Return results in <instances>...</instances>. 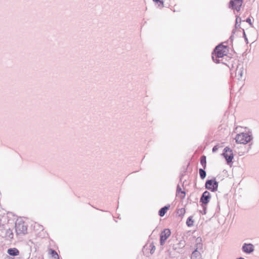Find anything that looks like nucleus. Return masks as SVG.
<instances>
[{
    "instance_id": "f257e3e1",
    "label": "nucleus",
    "mask_w": 259,
    "mask_h": 259,
    "mask_svg": "<svg viewBox=\"0 0 259 259\" xmlns=\"http://www.w3.org/2000/svg\"><path fill=\"white\" fill-rule=\"evenodd\" d=\"M227 48V46H224L222 44H219L215 47L212 53V59L213 62L216 63L220 62L219 59L223 58L227 54L225 51Z\"/></svg>"
},
{
    "instance_id": "f03ea898",
    "label": "nucleus",
    "mask_w": 259,
    "mask_h": 259,
    "mask_svg": "<svg viewBox=\"0 0 259 259\" xmlns=\"http://www.w3.org/2000/svg\"><path fill=\"white\" fill-rule=\"evenodd\" d=\"M253 139L252 135L251 132L247 133H241L237 134L235 140L237 143L246 144L249 143Z\"/></svg>"
},
{
    "instance_id": "7ed1b4c3",
    "label": "nucleus",
    "mask_w": 259,
    "mask_h": 259,
    "mask_svg": "<svg viewBox=\"0 0 259 259\" xmlns=\"http://www.w3.org/2000/svg\"><path fill=\"white\" fill-rule=\"evenodd\" d=\"M15 231L18 235H24L27 233V226L23 221L17 220L15 223Z\"/></svg>"
},
{
    "instance_id": "20e7f679",
    "label": "nucleus",
    "mask_w": 259,
    "mask_h": 259,
    "mask_svg": "<svg viewBox=\"0 0 259 259\" xmlns=\"http://www.w3.org/2000/svg\"><path fill=\"white\" fill-rule=\"evenodd\" d=\"M219 183L217 181L215 178L210 180H207L205 183V188L211 192H215L218 190Z\"/></svg>"
},
{
    "instance_id": "39448f33",
    "label": "nucleus",
    "mask_w": 259,
    "mask_h": 259,
    "mask_svg": "<svg viewBox=\"0 0 259 259\" xmlns=\"http://www.w3.org/2000/svg\"><path fill=\"white\" fill-rule=\"evenodd\" d=\"M222 155L225 159L226 162L228 165L233 163L234 155L233 150L231 148L228 147H226L224 149Z\"/></svg>"
},
{
    "instance_id": "423d86ee",
    "label": "nucleus",
    "mask_w": 259,
    "mask_h": 259,
    "mask_svg": "<svg viewBox=\"0 0 259 259\" xmlns=\"http://www.w3.org/2000/svg\"><path fill=\"white\" fill-rule=\"evenodd\" d=\"M211 198V195L210 193L207 191H205L202 194L200 199V202L201 203V206L204 209V214H206V205L207 203L210 201Z\"/></svg>"
},
{
    "instance_id": "0eeeda50",
    "label": "nucleus",
    "mask_w": 259,
    "mask_h": 259,
    "mask_svg": "<svg viewBox=\"0 0 259 259\" xmlns=\"http://www.w3.org/2000/svg\"><path fill=\"white\" fill-rule=\"evenodd\" d=\"M243 2V0H230L229 3V8L239 12L240 11Z\"/></svg>"
},
{
    "instance_id": "6e6552de",
    "label": "nucleus",
    "mask_w": 259,
    "mask_h": 259,
    "mask_svg": "<svg viewBox=\"0 0 259 259\" xmlns=\"http://www.w3.org/2000/svg\"><path fill=\"white\" fill-rule=\"evenodd\" d=\"M171 232L169 229H164L160 234V244L163 245L165 241L170 236Z\"/></svg>"
},
{
    "instance_id": "1a4fd4ad",
    "label": "nucleus",
    "mask_w": 259,
    "mask_h": 259,
    "mask_svg": "<svg viewBox=\"0 0 259 259\" xmlns=\"http://www.w3.org/2000/svg\"><path fill=\"white\" fill-rule=\"evenodd\" d=\"M242 251L246 254H251L254 251V245L250 243H244L241 248Z\"/></svg>"
},
{
    "instance_id": "9d476101",
    "label": "nucleus",
    "mask_w": 259,
    "mask_h": 259,
    "mask_svg": "<svg viewBox=\"0 0 259 259\" xmlns=\"http://www.w3.org/2000/svg\"><path fill=\"white\" fill-rule=\"evenodd\" d=\"M186 245L185 241L184 240H181L178 244H175L173 246V249L176 250L180 253L183 252V248Z\"/></svg>"
},
{
    "instance_id": "9b49d317",
    "label": "nucleus",
    "mask_w": 259,
    "mask_h": 259,
    "mask_svg": "<svg viewBox=\"0 0 259 259\" xmlns=\"http://www.w3.org/2000/svg\"><path fill=\"white\" fill-rule=\"evenodd\" d=\"M243 67L242 65L239 64L236 68L235 71V77L237 78V79H240L243 74Z\"/></svg>"
},
{
    "instance_id": "f8f14e48",
    "label": "nucleus",
    "mask_w": 259,
    "mask_h": 259,
    "mask_svg": "<svg viewBox=\"0 0 259 259\" xmlns=\"http://www.w3.org/2000/svg\"><path fill=\"white\" fill-rule=\"evenodd\" d=\"M170 207V204H167L161 208L158 211V215L161 217H163L167 211L169 209Z\"/></svg>"
},
{
    "instance_id": "ddd939ff",
    "label": "nucleus",
    "mask_w": 259,
    "mask_h": 259,
    "mask_svg": "<svg viewBox=\"0 0 259 259\" xmlns=\"http://www.w3.org/2000/svg\"><path fill=\"white\" fill-rule=\"evenodd\" d=\"M7 253L11 256H17L19 254V251L16 248H10L7 250Z\"/></svg>"
},
{
    "instance_id": "4468645a",
    "label": "nucleus",
    "mask_w": 259,
    "mask_h": 259,
    "mask_svg": "<svg viewBox=\"0 0 259 259\" xmlns=\"http://www.w3.org/2000/svg\"><path fill=\"white\" fill-rule=\"evenodd\" d=\"M191 259H202L200 252L199 250H194L192 253Z\"/></svg>"
},
{
    "instance_id": "2eb2a0df",
    "label": "nucleus",
    "mask_w": 259,
    "mask_h": 259,
    "mask_svg": "<svg viewBox=\"0 0 259 259\" xmlns=\"http://www.w3.org/2000/svg\"><path fill=\"white\" fill-rule=\"evenodd\" d=\"M5 237H6L7 239H11L13 238V233L11 229H8L5 231Z\"/></svg>"
},
{
    "instance_id": "dca6fc26",
    "label": "nucleus",
    "mask_w": 259,
    "mask_h": 259,
    "mask_svg": "<svg viewBox=\"0 0 259 259\" xmlns=\"http://www.w3.org/2000/svg\"><path fill=\"white\" fill-rule=\"evenodd\" d=\"M200 164L202 166L204 169H205L206 167V157L205 155H202L201 156L200 159Z\"/></svg>"
},
{
    "instance_id": "f3484780",
    "label": "nucleus",
    "mask_w": 259,
    "mask_h": 259,
    "mask_svg": "<svg viewBox=\"0 0 259 259\" xmlns=\"http://www.w3.org/2000/svg\"><path fill=\"white\" fill-rule=\"evenodd\" d=\"M196 241H197V243L196 244V248L195 250H199L200 251L202 249V244L199 242V241H201V239L198 237L197 238Z\"/></svg>"
},
{
    "instance_id": "a211bd4d",
    "label": "nucleus",
    "mask_w": 259,
    "mask_h": 259,
    "mask_svg": "<svg viewBox=\"0 0 259 259\" xmlns=\"http://www.w3.org/2000/svg\"><path fill=\"white\" fill-rule=\"evenodd\" d=\"M199 174L200 175V177L202 180H204L206 176V172L205 170V169L199 168Z\"/></svg>"
},
{
    "instance_id": "6ab92c4d",
    "label": "nucleus",
    "mask_w": 259,
    "mask_h": 259,
    "mask_svg": "<svg viewBox=\"0 0 259 259\" xmlns=\"http://www.w3.org/2000/svg\"><path fill=\"white\" fill-rule=\"evenodd\" d=\"M186 225L188 227H191L194 225V220H193V217L190 216L187 220Z\"/></svg>"
},
{
    "instance_id": "aec40b11",
    "label": "nucleus",
    "mask_w": 259,
    "mask_h": 259,
    "mask_svg": "<svg viewBox=\"0 0 259 259\" xmlns=\"http://www.w3.org/2000/svg\"><path fill=\"white\" fill-rule=\"evenodd\" d=\"M50 252L52 257L54 259H59V255L55 250L53 249H50Z\"/></svg>"
},
{
    "instance_id": "412c9836",
    "label": "nucleus",
    "mask_w": 259,
    "mask_h": 259,
    "mask_svg": "<svg viewBox=\"0 0 259 259\" xmlns=\"http://www.w3.org/2000/svg\"><path fill=\"white\" fill-rule=\"evenodd\" d=\"M177 193H181L182 194H184V196L182 197V198H184L185 197L186 193H185V191L182 190V189L180 187L179 185H177Z\"/></svg>"
},
{
    "instance_id": "4be33fe9",
    "label": "nucleus",
    "mask_w": 259,
    "mask_h": 259,
    "mask_svg": "<svg viewBox=\"0 0 259 259\" xmlns=\"http://www.w3.org/2000/svg\"><path fill=\"white\" fill-rule=\"evenodd\" d=\"M241 21V19L239 16L237 17L236 18V23H235V27L240 26V23Z\"/></svg>"
},
{
    "instance_id": "5701e85b",
    "label": "nucleus",
    "mask_w": 259,
    "mask_h": 259,
    "mask_svg": "<svg viewBox=\"0 0 259 259\" xmlns=\"http://www.w3.org/2000/svg\"><path fill=\"white\" fill-rule=\"evenodd\" d=\"M185 212H186L185 209L184 208H182L178 210V213L179 214L180 216L183 217L185 214Z\"/></svg>"
},
{
    "instance_id": "b1692460",
    "label": "nucleus",
    "mask_w": 259,
    "mask_h": 259,
    "mask_svg": "<svg viewBox=\"0 0 259 259\" xmlns=\"http://www.w3.org/2000/svg\"><path fill=\"white\" fill-rule=\"evenodd\" d=\"M149 246L151 248V249H150V253L151 254H153L155 252V249H156L155 246L154 245V243L153 242L151 243L150 244Z\"/></svg>"
},
{
    "instance_id": "393cba45",
    "label": "nucleus",
    "mask_w": 259,
    "mask_h": 259,
    "mask_svg": "<svg viewBox=\"0 0 259 259\" xmlns=\"http://www.w3.org/2000/svg\"><path fill=\"white\" fill-rule=\"evenodd\" d=\"M243 36L244 38L246 44H248V38L246 36V33H245L244 29H243Z\"/></svg>"
},
{
    "instance_id": "a878e982",
    "label": "nucleus",
    "mask_w": 259,
    "mask_h": 259,
    "mask_svg": "<svg viewBox=\"0 0 259 259\" xmlns=\"http://www.w3.org/2000/svg\"><path fill=\"white\" fill-rule=\"evenodd\" d=\"M153 2H154L155 3H159L160 5L162 6V7H163V0H153Z\"/></svg>"
},
{
    "instance_id": "bb28decb",
    "label": "nucleus",
    "mask_w": 259,
    "mask_h": 259,
    "mask_svg": "<svg viewBox=\"0 0 259 259\" xmlns=\"http://www.w3.org/2000/svg\"><path fill=\"white\" fill-rule=\"evenodd\" d=\"M246 22H247L249 25L251 27H253V24L251 22V20L250 18H247L246 19Z\"/></svg>"
},
{
    "instance_id": "cd10ccee",
    "label": "nucleus",
    "mask_w": 259,
    "mask_h": 259,
    "mask_svg": "<svg viewBox=\"0 0 259 259\" xmlns=\"http://www.w3.org/2000/svg\"><path fill=\"white\" fill-rule=\"evenodd\" d=\"M218 149H219V145H215L212 148V152H213V153L216 152L218 150Z\"/></svg>"
},
{
    "instance_id": "c85d7f7f",
    "label": "nucleus",
    "mask_w": 259,
    "mask_h": 259,
    "mask_svg": "<svg viewBox=\"0 0 259 259\" xmlns=\"http://www.w3.org/2000/svg\"><path fill=\"white\" fill-rule=\"evenodd\" d=\"M184 176V174H182V175H181V177H180V181H182V178H183V176Z\"/></svg>"
},
{
    "instance_id": "c756f323",
    "label": "nucleus",
    "mask_w": 259,
    "mask_h": 259,
    "mask_svg": "<svg viewBox=\"0 0 259 259\" xmlns=\"http://www.w3.org/2000/svg\"><path fill=\"white\" fill-rule=\"evenodd\" d=\"M233 37V34H232L231 36L230 37V38H229L231 40V41H232Z\"/></svg>"
},
{
    "instance_id": "7c9ffc66",
    "label": "nucleus",
    "mask_w": 259,
    "mask_h": 259,
    "mask_svg": "<svg viewBox=\"0 0 259 259\" xmlns=\"http://www.w3.org/2000/svg\"><path fill=\"white\" fill-rule=\"evenodd\" d=\"M201 213H202V214H204V209L203 208V211H200Z\"/></svg>"
},
{
    "instance_id": "2f4dec72",
    "label": "nucleus",
    "mask_w": 259,
    "mask_h": 259,
    "mask_svg": "<svg viewBox=\"0 0 259 259\" xmlns=\"http://www.w3.org/2000/svg\"><path fill=\"white\" fill-rule=\"evenodd\" d=\"M236 259H245V258L244 257H238V258H237Z\"/></svg>"
},
{
    "instance_id": "473e14b6",
    "label": "nucleus",
    "mask_w": 259,
    "mask_h": 259,
    "mask_svg": "<svg viewBox=\"0 0 259 259\" xmlns=\"http://www.w3.org/2000/svg\"><path fill=\"white\" fill-rule=\"evenodd\" d=\"M235 29H233L232 33L234 34L235 33Z\"/></svg>"
},
{
    "instance_id": "72a5a7b5",
    "label": "nucleus",
    "mask_w": 259,
    "mask_h": 259,
    "mask_svg": "<svg viewBox=\"0 0 259 259\" xmlns=\"http://www.w3.org/2000/svg\"><path fill=\"white\" fill-rule=\"evenodd\" d=\"M251 145H252V143L249 144V148H251Z\"/></svg>"
}]
</instances>
